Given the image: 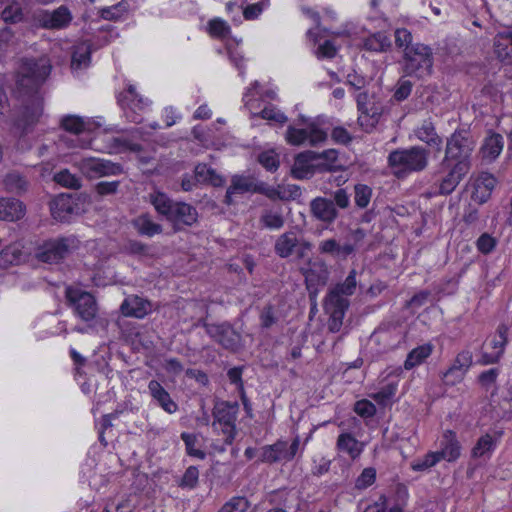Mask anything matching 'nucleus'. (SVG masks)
Segmentation results:
<instances>
[{"instance_id":"obj_27","label":"nucleus","mask_w":512,"mask_h":512,"mask_svg":"<svg viewBox=\"0 0 512 512\" xmlns=\"http://www.w3.org/2000/svg\"><path fill=\"white\" fill-rule=\"evenodd\" d=\"M349 307L348 299H340L337 294H328L325 298L324 309L330 318L343 323L346 310Z\"/></svg>"},{"instance_id":"obj_57","label":"nucleus","mask_w":512,"mask_h":512,"mask_svg":"<svg viewBox=\"0 0 512 512\" xmlns=\"http://www.w3.org/2000/svg\"><path fill=\"white\" fill-rule=\"evenodd\" d=\"M181 439L185 443L186 451H187L188 455L197 457L199 459L205 458V456H206L205 452L200 449L195 448V443L197 441L195 435L183 432L181 434Z\"/></svg>"},{"instance_id":"obj_19","label":"nucleus","mask_w":512,"mask_h":512,"mask_svg":"<svg viewBox=\"0 0 512 512\" xmlns=\"http://www.w3.org/2000/svg\"><path fill=\"white\" fill-rule=\"evenodd\" d=\"M493 46L497 58L507 65H512V31L505 30L497 33Z\"/></svg>"},{"instance_id":"obj_3","label":"nucleus","mask_w":512,"mask_h":512,"mask_svg":"<svg viewBox=\"0 0 512 512\" xmlns=\"http://www.w3.org/2000/svg\"><path fill=\"white\" fill-rule=\"evenodd\" d=\"M52 66L47 57L24 59L17 80L18 87L26 93L36 92L51 72Z\"/></svg>"},{"instance_id":"obj_30","label":"nucleus","mask_w":512,"mask_h":512,"mask_svg":"<svg viewBox=\"0 0 512 512\" xmlns=\"http://www.w3.org/2000/svg\"><path fill=\"white\" fill-rule=\"evenodd\" d=\"M74 206L71 195L61 194L52 203L51 213L54 219L59 221H67L69 216L73 214Z\"/></svg>"},{"instance_id":"obj_62","label":"nucleus","mask_w":512,"mask_h":512,"mask_svg":"<svg viewBox=\"0 0 512 512\" xmlns=\"http://www.w3.org/2000/svg\"><path fill=\"white\" fill-rule=\"evenodd\" d=\"M260 117L265 120L275 121L281 125L286 123L288 120V118L285 116V114L282 113L280 110H278L275 107H265L260 112Z\"/></svg>"},{"instance_id":"obj_34","label":"nucleus","mask_w":512,"mask_h":512,"mask_svg":"<svg viewBox=\"0 0 512 512\" xmlns=\"http://www.w3.org/2000/svg\"><path fill=\"white\" fill-rule=\"evenodd\" d=\"M3 184L7 192L16 195L27 192L30 186L26 177L16 171L8 173L3 179Z\"/></svg>"},{"instance_id":"obj_28","label":"nucleus","mask_w":512,"mask_h":512,"mask_svg":"<svg viewBox=\"0 0 512 512\" xmlns=\"http://www.w3.org/2000/svg\"><path fill=\"white\" fill-rule=\"evenodd\" d=\"M504 141L502 135L498 133H491L484 140V143L480 149L482 158L491 162L495 160L503 150Z\"/></svg>"},{"instance_id":"obj_22","label":"nucleus","mask_w":512,"mask_h":512,"mask_svg":"<svg viewBox=\"0 0 512 512\" xmlns=\"http://www.w3.org/2000/svg\"><path fill=\"white\" fill-rule=\"evenodd\" d=\"M319 252L328 254L334 258L346 260L348 256L355 252V246L351 243L340 244L336 239H327L319 244Z\"/></svg>"},{"instance_id":"obj_48","label":"nucleus","mask_w":512,"mask_h":512,"mask_svg":"<svg viewBox=\"0 0 512 512\" xmlns=\"http://www.w3.org/2000/svg\"><path fill=\"white\" fill-rule=\"evenodd\" d=\"M1 18L5 23H18L23 19V10L18 3H13L3 9Z\"/></svg>"},{"instance_id":"obj_51","label":"nucleus","mask_w":512,"mask_h":512,"mask_svg":"<svg viewBox=\"0 0 512 512\" xmlns=\"http://www.w3.org/2000/svg\"><path fill=\"white\" fill-rule=\"evenodd\" d=\"M208 31L213 37L225 38L230 34V26L222 19L215 18L208 22Z\"/></svg>"},{"instance_id":"obj_14","label":"nucleus","mask_w":512,"mask_h":512,"mask_svg":"<svg viewBox=\"0 0 512 512\" xmlns=\"http://www.w3.org/2000/svg\"><path fill=\"white\" fill-rule=\"evenodd\" d=\"M82 170L88 178L92 179L121 174L123 167L109 160L90 158L83 161Z\"/></svg>"},{"instance_id":"obj_52","label":"nucleus","mask_w":512,"mask_h":512,"mask_svg":"<svg viewBox=\"0 0 512 512\" xmlns=\"http://www.w3.org/2000/svg\"><path fill=\"white\" fill-rule=\"evenodd\" d=\"M412 34L405 28L396 29L395 31V44L398 48L403 50V55L408 51V48L414 46L412 43Z\"/></svg>"},{"instance_id":"obj_50","label":"nucleus","mask_w":512,"mask_h":512,"mask_svg":"<svg viewBox=\"0 0 512 512\" xmlns=\"http://www.w3.org/2000/svg\"><path fill=\"white\" fill-rule=\"evenodd\" d=\"M381 115V108L377 106L374 102L370 106H368V111H366L363 115H360L358 118V123L360 126H371L373 127L377 122L378 118Z\"/></svg>"},{"instance_id":"obj_43","label":"nucleus","mask_w":512,"mask_h":512,"mask_svg":"<svg viewBox=\"0 0 512 512\" xmlns=\"http://www.w3.org/2000/svg\"><path fill=\"white\" fill-rule=\"evenodd\" d=\"M118 102L122 108L129 107L131 110L142 108V99L138 98L135 88L132 85H130L126 91L119 94Z\"/></svg>"},{"instance_id":"obj_35","label":"nucleus","mask_w":512,"mask_h":512,"mask_svg":"<svg viewBox=\"0 0 512 512\" xmlns=\"http://www.w3.org/2000/svg\"><path fill=\"white\" fill-rule=\"evenodd\" d=\"M310 267L305 272L307 283L313 285H325L328 279V270L323 262L309 263Z\"/></svg>"},{"instance_id":"obj_6","label":"nucleus","mask_w":512,"mask_h":512,"mask_svg":"<svg viewBox=\"0 0 512 512\" xmlns=\"http://www.w3.org/2000/svg\"><path fill=\"white\" fill-rule=\"evenodd\" d=\"M238 403L221 401L217 402L213 409V427L225 435V443L232 444L236 434V415Z\"/></svg>"},{"instance_id":"obj_61","label":"nucleus","mask_w":512,"mask_h":512,"mask_svg":"<svg viewBox=\"0 0 512 512\" xmlns=\"http://www.w3.org/2000/svg\"><path fill=\"white\" fill-rule=\"evenodd\" d=\"M125 251L130 255L147 256L150 252V247L137 240H129L125 247Z\"/></svg>"},{"instance_id":"obj_2","label":"nucleus","mask_w":512,"mask_h":512,"mask_svg":"<svg viewBox=\"0 0 512 512\" xmlns=\"http://www.w3.org/2000/svg\"><path fill=\"white\" fill-rule=\"evenodd\" d=\"M350 196L346 189L339 188L329 194V197H316L310 204V213L316 220L326 224L333 223L339 216V209H347Z\"/></svg>"},{"instance_id":"obj_20","label":"nucleus","mask_w":512,"mask_h":512,"mask_svg":"<svg viewBox=\"0 0 512 512\" xmlns=\"http://www.w3.org/2000/svg\"><path fill=\"white\" fill-rule=\"evenodd\" d=\"M502 435L503 431L499 430L494 431L493 434L486 433L485 435L481 436L472 449V457L484 459L489 458Z\"/></svg>"},{"instance_id":"obj_38","label":"nucleus","mask_w":512,"mask_h":512,"mask_svg":"<svg viewBox=\"0 0 512 512\" xmlns=\"http://www.w3.org/2000/svg\"><path fill=\"white\" fill-rule=\"evenodd\" d=\"M392 46L390 38L382 32H377L364 40V48L368 51L386 52Z\"/></svg>"},{"instance_id":"obj_21","label":"nucleus","mask_w":512,"mask_h":512,"mask_svg":"<svg viewBox=\"0 0 512 512\" xmlns=\"http://www.w3.org/2000/svg\"><path fill=\"white\" fill-rule=\"evenodd\" d=\"M468 172L465 165H454L449 173L441 180L436 193L440 195L451 194Z\"/></svg>"},{"instance_id":"obj_39","label":"nucleus","mask_w":512,"mask_h":512,"mask_svg":"<svg viewBox=\"0 0 512 512\" xmlns=\"http://www.w3.org/2000/svg\"><path fill=\"white\" fill-rule=\"evenodd\" d=\"M337 447L339 450L347 452L352 458L359 456L362 451L359 441L349 433L339 435Z\"/></svg>"},{"instance_id":"obj_13","label":"nucleus","mask_w":512,"mask_h":512,"mask_svg":"<svg viewBox=\"0 0 512 512\" xmlns=\"http://www.w3.org/2000/svg\"><path fill=\"white\" fill-rule=\"evenodd\" d=\"M39 27L49 30H59L66 28L73 16L68 7L61 5L53 11L41 10L34 17Z\"/></svg>"},{"instance_id":"obj_58","label":"nucleus","mask_w":512,"mask_h":512,"mask_svg":"<svg viewBox=\"0 0 512 512\" xmlns=\"http://www.w3.org/2000/svg\"><path fill=\"white\" fill-rule=\"evenodd\" d=\"M260 221L264 224L265 227L270 229H280L284 226V218L281 214L273 213L271 211L265 212Z\"/></svg>"},{"instance_id":"obj_16","label":"nucleus","mask_w":512,"mask_h":512,"mask_svg":"<svg viewBox=\"0 0 512 512\" xmlns=\"http://www.w3.org/2000/svg\"><path fill=\"white\" fill-rule=\"evenodd\" d=\"M198 221V212L195 207L185 202H176L169 222L174 231H180L185 226H192Z\"/></svg>"},{"instance_id":"obj_7","label":"nucleus","mask_w":512,"mask_h":512,"mask_svg":"<svg viewBox=\"0 0 512 512\" xmlns=\"http://www.w3.org/2000/svg\"><path fill=\"white\" fill-rule=\"evenodd\" d=\"M68 305L83 321L89 322L96 317L98 306L94 296L77 287L68 286L65 290Z\"/></svg>"},{"instance_id":"obj_17","label":"nucleus","mask_w":512,"mask_h":512,"mask_svg":"<svg viewBox=\"0 0 512 512\" xmlns=\"http://www.w3.org/2000/svg\"><path fill=\"white\" fill-rule=\"evenodd\" d=\"M318 156L319 153L310 150L299 153L291 168V175L296 179L309 178L314 173V166L311 165V162L318 160Z\"/></svg>"},{"instance_id":"obj_36","label":"nucleus","mask_w":512,"mask_h":512,"mask_svg":"<svg viewBox=\"0 0 512 512\" xmlns=\"http://www.w3.org/2000/svg\"><path fill=\"white\" fill-rule=\"evenodd\" d=\"M318 159L325 161L316 166L320 172H337L343 170V165L338 162V152L335 149H328L319 153Z\"/></svg>"},{"instance_id":"obj_25","label":"nucleus","mask_w":512,"mask_h":512,"mask_svg":"<svg viewBox=\"0 0 512 512\" xmlns=\"http://www.w3.org/2000/svg\"><path fill=\"white\" fill-rule=\"evenodd\" d=\"M134 229L142 236L153 237L154 235L161 234L163 227L152 220L149 213H142L131 222Z\"/></svg>"},{"instance_id":"obj_12","label":"nucleus","mask_w":512,"mask_h":512,"mask_svg":"<svg viewBox=\"0 0 512 512\" xmlns=\"http://www.w3.org/2000/svg\"><path fill=\"white\" fill-rule=\"evenodd\" d=\"M73 242L71 238L47 240L39 247L36 256L45 263H58L69 254Z\"/></svg>"},{"instance_id":"obj_63","label":"nucleus","mask_w":512,"mask_h":512,"mask_svg":"<svg viewBox=\"0 0 512 512\" xmlns=\"http://www.w3.org/2000/svg\"><path fill=\"white\" fill-rule=\"evenodd\" d=\"M199 471L197 467L190 466L186 469L181 482V487L194 488L198 483Z\"/></svg>"},{"instance_id":"obj_23","label":"nucleus","mask_w":512,"mask_h":512,"mask_svg":"<svg viewBox=\"0 0 512 512\" xmlns=\"http://www.w3.org/2000/svg\"><path fill=\"white\" fill-rule=\"evenodd\" d=\"M150 309V302L138 296L126 298L120 306L123 315L135 318H143L148 314Z\"/></svg>"},{"instance_id":"obj_54","label":"nucleus","mask_w":512,"mask_h":512,"mask_svg":"<svg viewBox=\"0 0 512 512\" xmlns=\"http://www.w3.org/2000/svg\"><path fill=\"white\" fill-rule=\"evenodd\" d=\"M258 162L271 172L276 171L280 164L277 154L272 150L260 153L258 155Z\"/></svg>"},{"instance_id":"obj_31","label":"nucleus","mask_w":512,"mask_h":512,"mask_svg":"<svg viewBox=\"0 0 512 512\" xmlns=\"http://www.w3.org/2000/svg\"><path fill=\"white\" fill-rule=\"evenodd\" d=\"M299 240L296 233L288 231L280 235L274 245L276 254L281 258H288L291 256L298 246Z\"/></svg>"},{"instance_id":"obj_5","label":"nucleus","mask_w":512,"mask_h":512,"mask_svg":"<svg viewBox=\"0 0 512 512\" xmlns=\"http://www.w3.org/2000/svg\"><path fill=\"white\" fill-rule=\"evenodd\" d=\"M404 72L406 75L424 78L432 73L433 54L429 46L415 43L403 55Z\"/></svg>"},{"instance_id":"obj_8","label":"nucleus","mask_w":512,"mask_h":512,"mask_svg":"<svg viewBox=\"0 0 512 512\" xmlns=\"http://www.w3.org/2000/svg\"><path fill=\"white\" fill-rule=\"evenodd\" d=\"M207 334L224 349L237 352L242 347V337L229 323L205 324Z\"/></svg>"},{"instance_id":"obj_10","label":"nucleus","mask_w":512,"mask_h":512,"mask_svg":"<svg viewBox=\"0 0 512 512\" xmlns=\"http://www.w3.org/2000/svg\"><path fill=\"white\" fill-rule=\"evenodd\" d=\"M43 112V101L38 95H31L19 108L13 117V125L25 132L26 129L35 124Z\"/></svg>"},{"instance_id":"obj_46","label":"nucleus","mask_w":512,"mask_h":512,"mask_svg":"<svg viewBox=\"0 0 512 512\" xmlns=\"http://www.w3.org/2000/svg\"><path fill=\"white\" fill-rule=\"evenodd\" d=\"M218 512H252L250 502L245 497L237 496L225 503Z\"/></svg>"},{"instance_id":"obj_49","label":"nucleus","mask_w":512,"mask_h":512,"mask_svg":"<svg viewBox=\"0 0 512 512\" xmlns=\"http://www.w3.org/2000/svg\"><path fill=\"white\" fill-rule=\"evenodd\" d=\"M61 126L67 132L80 134L85 129V123L81 117L68 115L61 120Z\"/></svg>"},{"instance_id":"obj_11","label":"nucleus","mask_w":512,"mask_h":512,"mask_svg":"<svg viewBox=\"0 0 512 512\" xmlns=\"http://www.w3.org/2000/svg\"><path fill=\"white\" fill-rule=\"evenodd\" d=\"M285 139L294 146H300L306 141L311 146H317L326 141L327 133L318 128L315 123H310L305 129L290 125L287 128Z\"/></svg>"},{"instance_id":"obj_45","label":"nucleus","mask_w":512,"mask_h":512,"mask_svg":"<svg viewBox=\"0 0 512 512\" xmlns=\"http://www.w3.org/2000/svg\"><path fill=\"white\" fill-rule=\"evenodd\" d=\"M254 179L251 177L235 175L231 179V185L229 186V193H247L253 192Z\"/></svg>"},{"instance_id":"obj_56","label":"nucleus","mask_w":512,"mask_h":512,"mask_svg":"<svg viewBox=\"0 0 512 512\" xmlns=\"http://www.w3.org/2000/svg\"><path fill=\"white\" fill-rule=\"evenodd\" d=\"M441 460L437 452H430L426 454L422 459L417 460L412 464V468L415 471H424L430 467H433Z\"/></svg>"},{"instance_id":"obj_41","label":"nucleus","mask_w":512,"mask_h":512,"mask_svg":"<svg viewBox=\"0 0 512 512\" xmlns=\"http://www.w3.org/2000/svg\"><path fill=\"white\" fill-rule=\"evenodd\" d=\"M432 352L431 345H422L413 349L407 356L404 367L409 370L424 361Z\"/></svg>"},{"instance_id":"obj_37","label":"nucleus","mask_w":512,"mask_h":512,"mask_svg":"<svg viewBox=\"0 0 512 512\" xmlns=\"http://www.w3.org/2000/svg\"><path fill=\"white\" fill-rule=\"evenodd\" d=\"M151 396L166 412L172 414L177 411V404L171 399L163 386H149Z\"/></svg>"},{"instance_id":"obj_26","label":"nucleus","mask_w":512,"mask_h":512,"mask_svg":"<svg viewBox=\"0 0 512 512\" xmlns=\"http://www.w3.org/2000/svg\"><path fill=\"white\" fill-rule=\"evenodd\" d=\"M149 202L160 216L169 221L177 201L163 192L156 191L149 194Z\"/></svg>"},{"instance_id":"obj_1","label":"nucleus","mask_w":512,"mask_h":512,"mask_svg":"<svg viewBox=\"0 0 512 512\" xmlns=\"http://www.w3.org/2000/svg\"><path fill=\"white\" fill-rule=\"evenodd\" d=\"M429 154V150L422 146L396 149L389 153L388 166L398 179H402L413 172H421L426 169Z\"/></svg>"},{"instance_id":"obj_47","label":"nucleus","mask_w":512,"mask_h":512,"mask_svg":"<svg viewBox=\"0 0 512 512\" xmlns=\"http://www.w3.org/2000/svg\"><path fill=\"white\" fill-rule=\"evenodd\" d=\"M368 396L372 398L378 405L386 407L393 402L395 389L394 386H384L380 391L370 393Z\"/></svg>"},{"instance_id":"obj_44","label":"nucleus","mask_w":512,"mask_h":512,"mask_svg":"<svg viewBox=\"0 0 512 512\" xmlns=\"http://www.w3.org/2000/svg\"><path fill=\"white\" fill-rule=\"evenodd\" d=\"M90 47L86 44H81L75 47L72 53L71 67L73 69H79L81 67L88 66L90 62Z\"/></svg>"},{"instance_id":"obj_24","label":"nucleus","mask_w":512,"mask_h":512,"mask_svg":"<svg viewBox=\"0 0 512 512\" xmlns=\"http://www.w3.org/2000/svg\"><path fill=\"white\" fill-rule=\"evenodd\" d=\"M25 205L15 198L0 199V219L5 221H17L25 215Z\"/></svg>"},{"instance_id":"obj_9","label":"nucleus","mask_w":512,"mask_h":512,"mask_svg":"<svg viewBox=\"0 0 512 512\" xmlns=\"http://www.w3.org/2000/svg\"><path fill=\"white\" fill-rule=\"evenodd\" d=\"M299 446V437L294 438L289 446L285 441H277L272 445H267L261 448L259 461L269 464L280 461H291L296 456Z\"/></svg>"},{"instance_id":"obj_29","label":"nucleus","mask_w":512,"mask_h":512,"mask_svg":"<svg viewBox=\"0 0 512 512\" xmlns=\"http://www.w3.org/2000/svg\"><path fill=\"white\" fill-rule=\"evenodd\" d=\"M416 135L419 140L427 143V145L434 148L436 152L441 151L442 139L437 135L435 126L430 119L423 121L422 125L417 129Z\"/></svg>"},{"instance_id":"obj_42","label":"nucleus","mask_w":512,"mask_h":512,"mask_svg":"<svg viewBox=\"0 0 512 512\" xmlns=\"http://www.w3.org/2000/svg\"><path fill=\"white\" fill-rule=\"evenodd\" d=\"M53 180L68 189H74L78 190L81 188V178L77 177L76 175L72 174L68 169L60 170L59 172L55 173L53 176Z\"/></svg>"},{"instance_id":"obj_60","label":"nucleus","mask_w":512,"mask_h":512,"mask_svg":"<svg viewBox=\"0 0 512 512\" xmlns=\"http://www.w3.org/2000/svg\"><path fill=\"white\" fill-rule=\"evenodd\" d=\"M376 479V470L372 467L365 468L357 478L355 487L357 489H366L371 486Z\"/></svg>"},{"instance_id":"obj_18","label":"nucleus","mask_w":512,"mask_h":512,"mask_svg":"<svg viewBox=\"0 0 512 512\" xmlns=\"http://www.w3.org/2000/svg\"><path fill=\"white\" fill-rule=\"evenodd\" d=\"M440 451H437L441 459L449 462L455 461L461 453V444L452 430H446L440 441Z\"/></svg>"},{"instance_id":"obj_4","label":"nucleus","mask_w":512,"mask_h":512,"mask_svg":"<svg viewBox=\"0 0 512 512\" xmlns=\"http://www.w3.org/2000/svg\"><path fill=\"white\" fill-rule=\"evenodd\" d=\"M475 148V141L467 130H456L447 140L445 158L443 163L450 160L454 165H465L469 171L471 167V155Z\"/></svg>"},{"instance_id":"obj_53","label":"nucleus","mask_w":512,"mask_h":512,"mask_svg":"<svg viewBox=\"0 0 512 512\" xmlns=\"http://www.w3.org/2000/svg\"><path fill=\"white\" fill-rule=\"evenodd\" d=\"M354 412L362 418H372L376 414V406L368 399H361L354 404Z\"/></svg>"},{"instance_id":"obj_33","label":"nucleus","mask_w":512,"mask_h":512,"mask_svg":"<svg viewBox=\"0 0 512 512\" xmlns=\"http://www.w3.org/2000/svg\"><path fill=\"white\" fill-rule=\"evenodd\" d=\"M194 173L195 180L199 183H206L214 187H220L225 182L221 175L204 163L196 165Z\"/></svg>"},{"instance_id":"obj_15","label":"nucleus","mask_w":512,"mask_h":512,"mask_svg":"<svg viewBox=\"0 0 512 512\" xmlns=\"http://www.w3.org/2000/svg\"><path fill=\"white\" fill-rule=\"evenodd\" d=\"M508 330L509 329L506 324H500L498 326L494 338L482 353L481 362L483 364H493L498 362L504 352L506 344L508 343Z\"/></svg>"},{"instance_id":"obj_40","label":"nucleus","mask_w":512,"mask_h":512,"mask_svg":"<svg viewBox=\"0 0 512 512\" xmlns=\"http://www.w3.org/2000/svg\"><path fill=\"white\" fill-rule=\"evenodd\" d=\"M356 285V271L351 270L345 281L341 284H338L328 294L336 293L338 298L347 299L345 296L353 295L356 289Z\"/></svg>"},{"instance_id":"obj_55","label":"nucleus","mask_w":512,"mask_h":512,"mask_svg":"<svg viewBox=\"0 0 512 512\" xmlns=\"http://www.w3.org/2000/svg\"><path fill=\"white\" fill-rule=\"evenodd\" d=\"M372 190L367 185L357 184L355 186V203L359 208H365L370 202Z\"/></svg>"},{"instance_id":"obj_59","label":"nucleus","mask_w":512,"mask_h":512,"mask_svg":"<svg viewBox=\"0 0 512 512\" xmlns=\"http://www.w3.org/2000/svg\"><path fill=\"white\" fill-rule=\"evenodd\" d=\"M491 400L498 405H501L502 402H509L512 400V386H494Z\"/></svg>"},{"instance_id":"obj_64","label":"nucleus","mask_w":512,"mask_h":512,"mask_svg":"<svg viewBox=\"0 0 512 512\" xmlns=\"http://www.w3.org/2000/svg\"><path fill=\"white\" fill-rule=\"evenodd\" d=\"M477 248L483 254L492 252L496 246V239L488 233L482 234L477 240Z\"/></svg>"},{"instance_id":"obj_32","label":"nucleus","mask_w":512,"mask_h":512,"mask_svg":"<svg viewBox=\"0 0 512 512\" xmlns=\"http://www.w3.org/2000/svg\"><path fill=\"white\" fill-rule=\"evenodd\" d=\"M471 364L472 353L468 350H464L457 355L453 365L447 370L445 376H453V381H461Z\"/></svg>"}]
</instances>
